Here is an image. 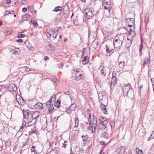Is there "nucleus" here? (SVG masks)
<instances>
[{
    "instance_id": "423d86ee",
    "label": "nucleus",
    "mask_w": 154,
    "mask_h": 154,
    "mask_svg": "<svg viewBox=\"0 0 154 154\" xmlns=\"http://www.w3.org/2000/svg\"><path fill=\"white\" fill-rule=\"evenodd\" d=\"M10 50L13 51V54H18L20 53L19 49L18 48H16L15 46H10L9 47Z\"/></svg>"
},
{
    "instance_id": "aec40b11",
    "label": "nucleus",
    "mask_w": 154,
    "mask_h": 154,
    "mask_svg": "<svg viewBox=\"0 0 154 154\" xmlns=\"http://www.w3.org/2000/svg\"><path fill=\"white\" fill-rule=\"evenodd\" d=\"M88 56L84 57L83 59L82 60L83 63L84 64H86L88 63Z\"/></svg>"
},
{
    "instance_id": "2eb2a0df",
    "label": "nucleus",
    "mask_w": 154,
    "mask_h": 154,
    "mask_svg": "<svg viewBox=\"0 0 154 154\" xmlns=\"http://www.w3.org/2000/svg\"><path fill=\"white\" fill-rule=\"evenodd\" d=\"M117 79L116 78L112 77L111 79V84L114 86L116 84L117 82Z\"/></svg>"
},
{
    "instance_id": "e433bc0d",
    "label": "nucleus",
    "mask_w": 154,
    "mask_h": 154,
    "mask_svg": "<svg viewBox=\"0 0 154 154\" xmlns=\"http://www.w3.org/2000/svg\"><path fill=\"white\" fill-rule=\"evenodd\" d=\"M5 88V86L4 85H0V91H2Z\"/></svg>"
},
{
    "instance_id": "9d476101",
    "label": "nucleus",
    "mask_w": 154,
    "mask_h": 154,
    "mask_svg": "<svg viewBox=\"0 0 154 154\" xmlns=\"http://www.w3.org/2000/svg\"><path fill=\"white\" fill-rule=\"evenodd\" d=\"M145 61L143 62V67L144 68L145 67V64H149L150 63V57L149 56V57H146L145 59Z\"/></svg>"
},
{
    "instance_id": "8fccbe9b",
    "label": "nucleus",
    "mask_w": 154,
    "mask_h": 154,
    "mask_svg": "<svg viewBox=\"0 0 154 154\" xmlns=\"http://www.w3.org/2000/svg\"><path fill=\"white\" fill-rule=\"evenodd\" d=\"M36 131L35 130V128L34 129V128L33 129L32 131H30L29 132V133H31V134L32 133H35L36 132Z\"/></svg>"
},
{
    "instance_id": "412c9836",
    "label": "nucleus",
    "mask_w": 154,
    "mask_h": 154,
    "mask_svg": "<svg viewBox=\"0 0 154 154\" xmlns=\"http://www.w3.org/2000/svg\"><path fill=\"white\" fill-rule=\"evenodd\" d=\"M17 101L19 104L22 106L24 105L26 103L25 101L23 98L20 99L18 100H17Z\"/></svg>"
},
{
    "instance_id": "338daca9",
    "label": "nucleus",
    "mask_w": 154,
    "mask_h": 154,
    "mask_svg": "<svg viewBox=\"0 0 154 154\" xmlns=\"http://www.w3.org/2000/svg\"><path fill=\"white\" fill-rule=\"evenodd\" d=\"M66 144H65V143H63L62 147H64L65 148H66L65 146H66Z\"/></svg>"
},
{
    "instance_id": "69168bd1",
    "label": "nucleus",
    "mask_w": 154,
    "mask_h": 154,
    "mask_svg": "<svg viewBox=\"0 0 154 154\" xmlns=\"http://www.w3.org/2000/svg\"><path fill=\"white\" fill-rule=\"evenodd\" d=\"M69 110H68V109H67V110L66 111V112H67V113L68 114L70 113V111H70V110L69 109Z\"/></svg>"
},
{
    "instance_id": "6e6d98bb",
    "label": "nucleus",
    "mask_w": 154,
    "mask_h": 154,
    "mask_svg": "<svg viewBox=\"0 0 154 154\" xmlns=\"http://www.w3.org/2000/svg\"><path fill=\"white\" fill-rule=\"evenodd\" d=\"M27 10V9L26 8H23L22 9V11L23 12H25Z\"/></svg>"
},
{
    "instance_id": "f3484780",
    "label": "nucleus",
    "mask_w": 154,
    "mask_h": 154,
    "mask_svg": "<svg viewBox=\"0 0 154 154\" xmlns=\"http://www.w3.org/2000/svg\"><path fill=\"white\" fill-rule=\"evenodd\" d=\"M143 40L142 38H141V43L140 46V48H139V52H140V56H142V50L143 48Z\"/></svg>"
},
{
    "instance_id": "dca6fc26",
    "label": "nucleus",
    "mask_w": 154,
    "mask_h": 154,
    "mask_svg": "<svg viewBox=\"0 0 154 154\" xmlns=\"http://www.w3.org/2000/svg\"><path fill=\"white\" fill-rule=\"evenodd\" d=\"M28 111L24 110V109L23 110V116L25 119H28L30 113L28 112Z\"/></svg>"
},
{
    "instance_id": "09e8293b",
    "label": "nucleus",
    "mask_w": 154,
    "mask_h": 154,
    "mask_svg": "<svg viewBox=\"0 0 154 154\" xmlns=\"http://www.w3.org/2000/svg\"><path fill=\"white\" fill-rule=\"evenodd\" d=\"M100 144L102 145L103 146H105L106 145V144L105 143V142L103 141H101L100 142Z\"/></svg>"
},
{
    "instance_id": "b1692460",
    "label": "nucleus",
    "mask_w": 154,
    "mask_h": 154,
    "mask_svg": "<svg viewBox=\"0 0 154 154\" xmlns=\"http://www.w3.org/2000/svg\"><path fill=\"white\" fill-rule=\"evenodd\" d=\"M12 31L11 29H8L5 32V34L6 35H8L12 33Z\"/></svg>"
},
{
    "instance_id": "4d7b16f0",
    "label": "nucleus",
    "mask_w": 154,
    "mask_h": 154,
    "mask_svg": "<svg viewBox=\"0 0 154 154\" xmlns=\"http://www.w3.org/2000/svg\"><path fill=\"white\" fill-rule=\"evenodd\" d=\"M24 128V126L22 125L20 127V129L19 130V131L20 132H21L23 131V128Z\"/></svg>"
},
{
    "instance_id": "ddd939ff",
    "label": "nucleus",
    "mask_w": 154,
    "mask_h": 154,
    "mask_svg": "<svg viewBox=\"0 0 154 154\" xmlns=\"http://www.w3.org/2000/svg\"><path fill=\"white\" fill-rule=\"evenodd\" d=\"M108 2L104 3V6L105 9H107L109 11V13H110L111 9V5L110 4H108Z\"/></svg>"
},
{
    "instance_id": "c756f323",
    "label": "nucleus",
    "mask_w": 154,
    "mask_h": 154,
    "mask_svg": "<svg viewBox=\"0 0 154 154\" xmlns=\"http://www.w3.org/2000/svg\"><path fill=\"white\" fill-rule=\"evenodd\" d=\"M54 106L57 108L59 107L60 106V102L57 101L55 102Z\"/></svg>"
},
{
    "instance_id": "4c0bfd02",
    "label": "nucleus",
    "mask_w": 154,
    "mask_h": 154,
    "mask_svg": "<svg viewBox=\"0 0 154 154\" xmlns=\"http://www.w3.org/2000/svg\"><path fill=\"white\" fill-rule=\"evenodd\" d=\"M12 88L14 91H16L17 90V87L15 85H13L12 86Z\"/></svg>"
},
{
    "instance_id": "bb28decb",
    "label": "nucleus",
    "mask_w": 154,
    "mask_h": 154,
    "mask_svg": "<svg viewBox=\"0 0 154 154\" xmlns=\"http://www.w3.org/2000/svg\"><path fill=\"white\" fill-rule=\"evenodd\" d=\"M62 7L61 6H57V7H56L54 9V11L55 12H57L59 11H61L62 10Z\"/></svg>"
},
{
    "instance_id": "f704fd0d",
    "label": "nucleus",
    "mask_w": 154,
    "mask_h": 154,
    "mask_svg": "<svg viewBox=\"0 0 154 154\" xmlns=\"http://www.w3.org/2000/svg\"><path fill=\"white\" fill-rule=\"evenodd\" d=\"M100 74L102 75H103V76H105L106 74V73L105 72V71L103 69H102L100 71Z\"/></svg>"
},
{
    "instance_id": "39448f33",
    "label": "nucleus",
    "mask_w": 154,
    "mask_h": 154,
    "mask_svg": "<svg viewBox=\"0 0 154 154\" xmlns=\"http://www.w3.org/2000/svg\"><path fill=\"white\" fill-rule=\"evenodd\" d=\"M48 45L46 47V50L48 51V53L52 54L54 51L55 48L53 45H51L50 42H48Z\"/></svg>"
},
{
    "instance_id": "0e129e2a",
    "label": "nucleus",
    "mask_w": 154,
    "mask_h": 154,
    "mask_svg": "<svg viewBox=\"0 0 154 154\" xmlns=\"http://www.w3.org/2000/svg\"><path fill=\"white\" fill-rule=\"evenodd\" d=\"M151 82L152 83V84L153 85L154 84V78H152L151 79Z\"/></svg>"
},
{
    "instance_id": "49530a36",
    "label": "nucleus",
    "mask_w": 154,
    "mask_h": 154,
    "mask_svg": "<svg viewBox=\"0 0 154 154\" xmlns=\"http://www.w3.org/2000/svg\"><path fill=\"white\" fill-rule=\"evenodd\" d=\"M31 23L33 24V25L35 26H36L38 25V23L37 22H35L33 20H31Z\"/></svg>"
},
{
    "instance_id": "bf43d9fd",
    "label": "nucleus",
    "mask_w": 154,
    "mask_h": 154,
    "mask_svg": "<svg viewBox=\"0 0 154 154\" xmlns=\"http://www.w3.org/2000/svg\"><path fill=\"white\" fill-rule=\"evenodd\" d=\"M127 39H128V40L130 41V42H129L130 45H129V46H130L132 44V41L131 40H129L128 38H127Z\"/></svg>"
},
{
    "instance_id": "680f3d73",
    "label": "nucleus",
    "mask_w": 154,
    "mask_h": 154,
    "mask_svg": "<svg viewBox=\"0 0 154 154\" xmlns=\"http://www.w3.org/2000/svg\"><path fill=\"white\" fill-rule=\"evenodd\" d=\"M150 139H152L154 138V136H153L152 134L150 136Z\"/></svg>"
},
{
    "instance_id": "f8f14e48",
    "label": "nucleus",
    "mask_w": 154,
    "mask_h": 154,
    "mask_svg": "<svg viewBox=\"0 0 154 154\" xmlns=\"http://www.w3.org/2000/svg\"><path fill=\"white\" fill-rule=\"evenodd\" d=\"M106 125L103 124L100 125V124H98L97 128L98 131H100L103 130H104L106 128Z\"/></svg>"
},
{
    "instance_id": "5701e85b",
    "label": "nucleus",
    "mask_w": 154,
    "mask_h": 154,
    "mask_svg": "<svg viewBox=\"0 0 154 154\" xmlns=\"http://www.w3.org/2000/svg\"><path fill=\"white\" fill-rule=\"evenodd\" d=\"M76 106V105L75 104L73 103L70 106L69 108V109L70 110V111H72L75 109Z\"/></svg>"
},
{
    "instance_id": "58836bf2",
    "label": "nucleus",
    "mask_w": 154,
    "mask_h": 154,
    "mask_svg": "<svg viewBox=\"0 0 154 154\" xmlns=\"http://www.w3.org/2000/svg\"><path fill=\"white\" fill-rule=\"evenodd\" d=\"M22 18L23 20H27L28 18V15H25L22 16Z\"/></svg>"
},
{
    "instance_id": "a19ab883",
    "label": "nucleus",
    "mask_w": 154,
    "mask_h": 154,
    "mask_svg": "<svg viewBox=\"0 0 154 154\" xmlns=\"http://www.w3.org/2000/svg\"><path fill=\"white\" fill-rule=\"evenodd\" d=\"M82 138L83 141L84 142L86 143L87 140V137L84 136H82Z\"/></svg>"
},
{
    "instance_id": "052dcab7",
    "label": "nucleus",
    "mask_w": 154,
    "mask_h": 154,
    "mask_svg": "<svg viewBox=\"0 0 154 154\" xmlns=\"http://www.w3.org/2000/svg\"><path fill=\"white\" fill-rule=\"evenodd\" d=\"M11 0H7V1H6V2L7 4H9L11 2Z\"/></svg>"
},
{
    "instance_id": "603ef678",
    "label": "nucleus",
    "mask_w": 154,
    "mask_h": 154,
    "mask_svg": "<svg viewBox=\"0 0 154 154\" xmlns=\"http://www.w3.org/2000/svg\"><path fill=\"white\" fill-rule=\"evenodd\" d=\"M52 79L53 81L54 82H55L56 83L57 81V79H56L55 78V77L53 76L52 78Z\"/></svg>"
},
{
    "instance_id": "3c124183",
    "label": "nucleus",
    "mask_w": 154,
    "mask_h": 154,
    "mask_svg": "<svg viewBox=\"0 0 154 154\" xmlns=\"http://www.w3.org/2000/svg\"><path fill=\"white\" fill-rule=\"evenodd\" d=\"M52 110H53L51 109H50L49 108H48V113H49L50 114H51L52 112Z\"/></svg>"
},
{
    "instance_id": "1a4fd4ad",
    "label": "nucleus",
    "mask_w": 154,
    "mask_h": 154,
    "mask_svg": "<svg viewBox=\"0 0 154 154\" xmlns=\"http://www.w3.org/2000/svg\"><path fill=\"white\" fill-rule=\"evenodd\" d=\"M56 95L55 94L53 95L51 97L50 100L48 101L46 103V105L49 106V104H51V103H53L52 102L54 101L55 100Z\"/></svg>"
},
{
    "instance_id": "5fc2aeb1",
    "label": "nucleus",
    "mask_w": 154,
    "mask_h": 154,
    "mask_svg": "<svg viewBox=\"0 0 154 154\" xmlns=\"http://www.w3.org/2000/svg\"><path fill=\"white\" fill-rule=\"evenodd\" d=\"M49 59V57L47 56L44 57V60H47Z\"/></svg>"
},
{
    "instance_id": "a18cd8bd",
    "label": "nucleus",
    "mask_w": 154,
    "mask_h": 154,
    "mask_svg": "<svg viewBox=\"0 0 154 154\" xmlns=\"http://www.w3.org/2000/svg\"><path fill=\"white\" fill-rule=\"evenodd\" d=\"M28 2L27 0H21V3L23 5H25L26 4V3Z\"/></svg>"
},
{
    "instance_id": "6ab92c4d",
    "label": "nucleus",
    "mask_w": 154,
    "mask_h": 154,
    "mask_svg": "<svg viewBox=\"0 0 154 154\" xmlns=\"http://www.w3.org/2000/svg\"><path fill=\"white\" fill-rule=\"evenodd\" d=\"M106 50L107 53H111L113 50V48L110 45H106Z\"/></svg>"
},
{
    "instance_id": "de8ad7c7",
    "label": "nucleus",
    "mask_w": 154,
    "mask_h": 154,
    "mask_svg": "<svg viewBox=\"0 0 154 154\" xmlns=\"http://www.w3.org/2000/svg\"><path fill=\"white\" fill-rule=\"evenodd\" d=\"M112 77L114 78H116V72L115 71H113L112 73Z\"/></svg>"
},
{
    "instance_id": "13d9d810",
    "label": "nucleus",
    "mask_w": 154,
    "mask_h": 154,
    "mask_svg": "<svg viewBox=\"0 0 154 154\" xmlns=\"http://www.w3.org/2000/svg\"><path fill=\"white\" fill-rule=\"evenodd\" d=\"M24 67L25 68V70L26 71H27L28 70H29V71L30 70V68H29L28 67H27L25 66V67Z\"/></svg>"
},
{
    "instance_id": "a211bd4d",
    "label": "nucleus",
    "mask_w": 154,
    "mask_h": 154,
    "mask_svg": "<svg viewBox=\"0 0 154 154\" xmlns=\"http://www.w3.org/2000/svg\"><path fill=\"white\" fill-rule=\"evenodd\" d=\"M24 44L26 46L27 48L29 49L30 50L32 48V45L29 43L28 40H26Z\"/></svg>"
},
{
    "instance_id": "f257e3e1",
    "label": "nucleus",
    "mask_w": 154,
    "mask_h": 154,
    "mask_svg": "<svg viewBox=\"0 0 154 154\" xmlns=\"http://www.w3.org/2000/svg\"><path fill=\"white\" fill-rule=\"evenodd\" d=\"M39 116V112L38 111L33 112L29 119V122L27 123V126L29 127L34 125L37 119Z\"/></svg>"
},
{
    "instance_id": "2f4dec72",
    "label": "nucleus",
    "mask_w": 154,
    "mask_h": 154,
    "mask_svg": "<svg viewBox=\"0 0 154 154\" xmlns=\"http://www.w3.org/2000/svg\"><path fill=\"white\" fill-rule=\"evenodd\" d=\"M53 104H54L53 103H51V104H49V106H48V105H46V106H47L48 108H49L50 109H51L53 110V109H54V108L53 106Z\"/></svg>"
},
{
    "instance_id": "ea45409f",
    "label": "nucleus",
    "mask_w": 154,
    "mask_h": 154,
    "mask_svg": "<svg viewBox=\"0 0 154 154\" xmlns=\"http://www.w3.org/2000/svg\"><path fill=\"white\" fill-rule=\"evenodd\" d=\"M57 33H56L55 32V30H54V31L53 32V36H52L53 38H55L57 36Z\"/></svg>"
},
{
    "instance_id": "a878e982",
    "label": "nucleus",
    "mask_w": 154,
    "mask_h": 154,
    "mask_svg": "<svg viewBox=\"0 0 154 154\" xmlns=\"http://www.w3.org/2000/svg\"><path fill=\"white\" fill-rule=\"evenodd\" d=\"M99 121H102L105 122H107L106 119L102 116H100L99 118Z\"/></svg>"
},
{
    "instance_id": "f03ea898",
    "label": "nucleus",
    "mask_w": 154,
    "mask_h": 154,
    "mask_svg": "<svg viewBox=\"0 0 154 154\" xmlns=\"http://www.w3.org/2000/svg\"><path fill=\"white\" fill-rule=\"evenodd\" d=\"M131 86L129 84H126L123 88V95L124 97L128 96V94L130 95V92L131 91H133V90L130 89Z\"/></svg>"
},
{
    "instance_id": "79ce46f5",
    "label": "nucleus",
    "mask_w": 154,
    "mask_h": 154,
    "mask_svg": "<svg viewBox=\"0 0 154 154\" xmlns=\"http://www.w3.org/2000/svg\"><path fill=\"white\" fill-rule=\"evenodd\" d=\"M25 36V35L24 34H20L18 35L17 36V37L18 38H23Z\"/></svg>"
},
{
    "instance_id": "c03bdc74",
    "label": "nucleus",
    "mask_w": 154,
    "mask_h": 154,
    "mask_svg": "<svg viewBox=\"0 0 154 154\" xmlns=\"http://www.w3.org/2000/svg\"><path fill=\"white\" fill-rule=\"evenodd\" d=\"M110 125L112 128H114L115 126V123L113 121L111 122H110Z\"/></svg>"
},
{
    "instance_id": "37998d69",
    "label": "nucleus",
    "mask_w": 154,
    "mask_h": 154,
    "mask_svg": "<svg viewBox=\"0 0 154 154\" xmlns=\"http://www.w3.org/2000/svg\"><path fill=\"white\" fill-rule=\"evenodd\" d=\"M31 152H35L36 153V151L35 150V146H32L31 147Z\"/></svg>"
},
{
    "instance_id": "7c9ffc66",
    "label": "nucleus",
    "mask_w": 154,
    "mask_h": 154,
    "mask_svg": "<svg viewBox=\"0 0 154 154\" xmlns=\"http://www.w3.org/2000/svg\"><path fill=\"white\" fill-rule=\"evenodd\" d=\"M136 151L138 154H143L142 150H140L138 148H136Z\"/></svg>"
},
{
    "instance_id": "cd10ccee",
    "label": "nucleus",
    "mask_w": 154,
    "mask_h": 154,
    "mask_svg": "<svg viewBox=\"0 0 154 154\" xmlns=\"http://www.w3.org/2000/svg\"><path fill=\"white\" fill-rule=\"evenodd\" d=\"M102 136L103 137L107 138L108 136V134L107 132H103L102 133Z\"/></svg>"
},
{
    "instance_id": "0eeeda50",
    "label": "nucleus",
    "mask_w": 154,
    "mask_h": 154,
    "mask_svg": "<svg viewBox=\"0 0 154 154\" xmlns=\"http://www.w3.org/2000/svg\"><path fill=\"white\" fill-rule=\"evenodd\" d=\"M85 15L87 17L88 19H90L92 18L93 16L92 11H90L88 9H85Z\"/></svg>"
},
{
    "instance_id": "4468645a",
    "label": "nucleus",
    "mask_w": 154,
    "mask_h": 154,
    "mask_svg": "<svg viewBox=\"0 0 154 154\" xmlns=\"http://www.w3.org/2000/svg\"><path fill=\"white\" fill-rule=\"evenodd\" d=\"M100 107L104 113L108 114V111L107 110V109H106V107L105 105L102 104L100 105Z\"/></svg>"
},
{
    "instance_id": "6e6552de",
    "label": "nucleus",
    "mask_w": 154,
    "mask_h": 154,
    "mask_svg": "<svg viewBox=\"0 0 154 154\" xmlns=\"http://www.w3.org/2000/svg\"><path fill=\"white\" fill-rule=\"evenodd\" d=\"M54 30L53 29H47L46 31V34L48 38H50L53 33Z\"/></svg>"
},
{
    "instance_id": "473e14b6",
    "label": "nucleus",
    "mask_w": 154,
    "mask_h": 154,
    "mask_svg": "<svg viewBox=\"0 0 154 154\" xmlns=\"http://www.w3.org/2000/svg\"><path fill=\"white\" fill-rule=\"evenodd\" d=\"M128 19H129L130 21H131V23L134 25V18H128L126 19V20H127Z\"/></svg>"
},
{
    "instance_id": "864d4df0",
    "label": "nucleus",
    "mask_w": 154,
    "mask_h": 154,
    "mask_svg": "<svg viewBox=\"0 0 154 154\" xmlns=\"http://www.w3.org/2000/svg\"><path fill=\"white\" fill-rule=\"evenodd\" d=\"M23 40L22 39H18L17 40V42H23Z\"/></svg>"
},
{
    "instance_id": "e2e57ef3",
    "label": "nucleus",
    "mask_w": 154,
    "mask_h": 154,
    "mask_svg": "<svg viewBox=\"0 0 154 154\" xmlns=\"http://www.w3.org/2000/svg\"><path fill=\"white\" fill-rule=\"evenodd\" d=\"M26 125V122H23L22 125L23 126H25Z\"/></svg>"
},
{
    "instance_id": "c9c22d12",
    "label": "nucleus",
    "mask_w": 154,
    "mask_h": 154,
    "mask_svg": "<svg viewBox=\"0 0 154 154\" xmlns=\"http://www.w3.org/2000/svg\"><path fill=\"white\" fill-rule=\"evenodd\" d=\"M107 123L108 122H103L102 121H99V122L98 123V124H100V125H103L104 124V125H106Z\"/></svg>"
},
{
    "instance_id": "774afa93",
    "label": "nucleus",
    "mask_w": 154,
    "mask_h": 154,
    "mask_svg": "<svg viewBox=\"0 0 154 154\" xmlns=\"http://www.w3.org/2000/svg\"><path fill=\"white\" fill-rule=\"evenodd\" d=\"M32 13V14H36V11H33L32 12V11H31Z\"/></svg>"
},
{
    "instance_id": "4be33fe9",
    "label": "nucleus",
    "mask_w": 154,
    "mask_h": 154,
    "mask_svg": "<svg viewBox=\"0 0 154 154\" xmlns=\"http://www.w3.org/2000/svg\"><path fill=\"white\" fill-rule=\"evenodd\" d=\"M35 107L37 109H40L42 106V104L41 103H38L35 104Z\"/></svg>"
},
{
    "instance_id": "c85d7f7f",
    "label": "nucleus",
    "mask_w": 154,
    "mask_h": 154,
    "mask_svg": "<svg viewBox=\"0 0 154 154\" xmlns=\"http://www.w3.org/2000/svg\"><path fill=\"white\" fill-rule=\"evenodd\" d=\"M79 125V120L78 118H76L75 119V127H77Z\"/></svg>"
},
{
    "instance_id": "20e7f679",
    "label": "nucleus",
    "mask_w": 154,
    "mask_h": 154,
    "mask_svg": "<svg viewBox=\"0 0 154 154\" xmlns=\"http://www.w3.org/2000/svg\"><path fill=\"white\" fill-rule=\"evenodd\" d=\"M122 43V39L118 38L115 40L113 42V45L115 48H116L117 50H119L121 47Z\"/></svg>"
},
{
    "instance_id": "72a5a7b5",
    "label": "nucleus",
    "mask_w": 154,
    "mask_h": 154,
    "mask_svg": "<svg viewBox=\"0 0 154 154\" xmlns=\"http://www.w3.org/2000/svg\"><path fill=\"white\" fill-rule=\"evenodd\" d=\"M58 67L59 68L62 69L63 66V64L62 63H60L57 64Z\"/></svg>"
},
{
    "instance_id": "7ed1b4c3",
    "label": "nucleus",
    "mask_w": 154,
    "mask_h": 154,
    "mask_svg": "<svg viewBox=\"0 0 154 154\" xmlns=\"http://www.w3.org/2000/svg\"><path fill=\"white\" fill-rule=\"evenodd\" d=\"M72 73H74L75 75V79L76 80H79L83 78L80 69H74L73 70Z\"/></svg>"
},
{
    "instance_id": "9b49d317",
    "label": "nucleus",
    "mask_w": 154,
    "mask_h": 154,
    "mask_svg": "<svg viewBox=\"0 0 154 154\" xmlns=\"http://www.w3.org/2000/svg\"><path fill=\"white\" fill-rule=\"evenodd\" d=\"M97 126V120L95 116H93V119L92 121V125L91 127L92 129V127H93L94 130L96 128Z\"/></svg>"
},
{
    "instance_id": "393cba45",
    "label": "nucleus",
    "mask_w": 154,
    "mask_h": 154,
    "mask_svg": "<svg viewBox=\"0 0 154 154\" xmlns=\"http://www.w3.org/2000/svg\"><path fill=\"white\" fill-rule=\"evenodd\" d=\"M125 147L124 146H122L120 147V152L121 153H124L125 152Z\"/></svg>"
}]
</instances>
